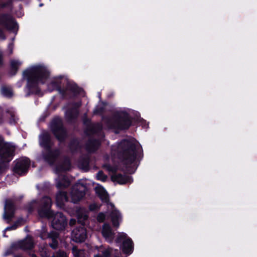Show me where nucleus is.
I'll list each match as a JSON object with an SVG mask.
<instances>
[{"label":"nucleus","mask_w":257,"mask_h":257,"mask_svg":"<svg viewBox=\"0 0 257 257\" xmlns=\"http://www.w3.org/2000/svg\"><path fill=\"white\" fill-rule=\"evenodd\" d=\"M105 218V214L103 213H100L97 216V220L99 222H102Z\"/></svg>","instance_id":"e433bc0d"},{"label":"nucleus","mask_w":257,"mask_h":257,"mask_svg":"<svg viewBox=\"0 0 257 257\" xmlns=\"http://www.w3.org/2000/svg\"><path fill=\"white\" fill-rule=\"evenodd\" d=\"M27 217L22 218L19 217L18 218L16 222V225L23 224L27 223Z\"/></svg>","instance_id":"72a5a7b5"},{"label":"nucleus","mask_w":257,"mask_h":257,"mask_svg":"<svg viewBox=\"0 0 257 257\" xmlns=\"http://www.w3.org/2000/svg\"><path fill=\"white\" fill-rule=\"evenodd\" d=\"M31 255L32 257H38L35 253H32Z\"/></svg>","instance_id":"49530a36"},{"label":"nucleus","mask_w":257,"mask_h":257,"mask_svg":"<svg viewBox=\"0 0 257 257\" xmlns=\"http://www.w3.org/2000/svg\"><path fill=\"white\" fill-rule=\"evenodd\" d=\"M118 151L122 154L124 163L130 165L139 159L142 149L136 139L130 138L122 140L118 144Z\"/></svg>","instance_id":"f03ea898"},{"label":"nucleus","mask_w":257,"mask_h":257,"mask_svg":"<svg viewBox=\"0 0 257 257\" xmlns=\"http://www.w3.org/2000/svg\"><path fill=\"white\" fill-rule=\"evenodd\" d=\"M22 64V62L19 60H13L11 61L12 69L17 70L19 67Z\"/></svg>","instance_id":"c85d7f7f"},{"label":"nucleus","mask_w":257,"mask_h":257,"mask_svg":"<svg viewBox=\"0 0 257 257\" xmlns=\"http://www.w3.org/2000/svg\"><path fill=\"white\" fill-rule=\"evenodd\" d=\"M70 164L69 162L67 161L65 163V165L59 167H57L55 169V172L59 173L60 171H63L69 170L70 168Z\"/></svg>","instance_id":"bb28decb"},{"label":"nucleus","mask_w":257,"mask_h":257,"mask_svg":"<svg viewBox=\"0 0 257 257\" xmlns=\"http://www.w3.org/2000/svg\"><path fill=\"white\" fill-rule=\"evenodd\" d=\"M108 208L110 207L112 211L111 216L113 225H118L121 223L122 217L120 213L116 210L112 203H107Z\"/></svg>","instance_id":"ddd939ff"},{"label":"nucleus","mask_w":257,"mask_h":257,"mask_svg":"<svg viewBox=\"0 0 257 257\" xmlns=\"http://www.w3.org/2000/svg\"><path fill=\"white\" fill-rule=\"evenodd\" d=\"M130 124L131 122L128 119L127 114L125 113L124 118L122 120H117L111 127L121 130L125 129L128 127Z\"/></svg>","instance_id":"f3484780"},{"label":"nucleus","mask_w":257,"mask_h":257,"mask_svg":"<svg viewBox=\"0 0 257 257\" xmlns=\"http://www.w3.org/2000/svg\"><path fill=\"white\" fill-rule=\"evenodd\" d=\"M13 48H14V44L13 43H11L9 45L8 50L9 52V54L11 55L13 53Z\"/></svg>","instance_id":"58836bf2"},{"label":"nucleus","mask_w":257,"mask_h":257,"mask_svg":"<svg viewBox=\"0 0 257 257\" xmlns=\"http://www.w3.org/2000/svg\"><path fill=\"white\" fill-rule=\"evenodd\" d=\"M49 73L47 69L41 65L33 66L23 73V78L27 81V87L32 91L37 88L40 84L47 82L48 89L49 91L58 90L61 91L60 84L61 83V77L49 79Z\"/></svg>","instance_id":"f257e3e1"},{"label":"nucleus","mask_w":257,"mask_h":257,"mask_svg":"<svg viewBox=\"0 0 257 257\" xmlns=\"http://www.w3.org/2000/svg\"><path fill=\"white\" fill-rule=\"evenodd\" d=\"M111 178L113 182L120 184H124L127 183H131L133 182V179L131 177L117 173L113 174Z\"/></svg>","instance_id":"4468645a"},{"label":"nucleus","mask_w":257,"mask_h":257,"mask_svg":"<svg viewBox=\"0 0 257 257\" xmlns=\"http://www.w3.org/2000/svg\"><path fill=\"white\" fill-rule=\"evenodd\" d=\"M94 257H103L102 256L101 254H97L96 255H94Z\"/></svg>","instance_id":"a18cd8bd"},{"label":"nucleus","mask_w":257,"mask_h":257,"mask_svg":"<svg viewBox=\"0 0 257 257\" xmlns=\"http://www.w3.org/2000/svg\"><path fill=\"white\" fill-rule=\"evenodd\" d=\"M78 185L74 187L71 192L72 202L74 203L80 200L85 195V192L83 190H78Z\"/></svg>","instance_id":"a211bd4d"},{"label":"nucleus","mask_w":257,"mask_h":257,"mask_svg":"<svg viewBox=\"0 0 257 257\" xmlns=\"http://www.w3.org/2000/svg\"><path fill=\"white\" fill-rule=\"evenodd\" d=\"M1 93L7 97H11L13 94L12 89L10 87L3 86L1 88Z\"/></svg>","instance_id":"b1692460"},{"label":"nucleus","mask_w":257,"mask_h":257,"mask_svg":"<svg viewBox=\"0 0 257 257\" xmlns=\"http://www.w3.org/2000/svg\"><path fill=\"white\" fill-rule=\"evenodd\" d=\"M0 24L9 30L15 31L18 29L17 23L9 15H3L0 17Z\"/></svg>","instance_id":"f8f14e48"},{"label":"nucleus","mask_w":257,"mask_h":257,"mask_svg":"<svg viewBox=\"0 0 257 257\" xmlns=\"http://www.w3.org/2000/svg\"><path fill=\"white\" fill-rule=\"evenodd\" d=\"M30 165V160L23 157L18 159L14 168V171L15 173L22 175L26 173Z\"/></svg>","instance_id":"6e6552de"},{"label":"nucleus","mask_w":257,"mask_h":257,"mask_svg":"<svg viewBox=\"0 0 257 257\" xmlns=\"http://www.w3.org/2000/svg\"><path fill=\"white\" fill-rule=\"evenodd\" d=\"M59 234L55 231H51L48 235V236L50 238L52 239H57L59 237Z\"/></svg>","instance_id":"2f4dec72"},{"label":"nucleus","mask_w":257,"mask_h":257,"mask_svg":"<svg viewBox=\"0 0 257 257\" xmlns=\"http://www.w3.org/2000/svg\"><path fill=\"white\" fill-rule=\"evenodd\" d=\"M43 5V4H40L39 5V6H40V7H42Z\"/></svg>","instance_id":"de8ad7c7"},{"label":"nucleus","mask_w":257,"mask_h":257,"mask_svg":"<svg viewBox=\"0 0 257 257\" xmlns=\"http://www.w3.org/2000/svg\"><path fill=\"white\" fill-rule=\"evenodd\" d=\"M12 247L15 249L28 250H31L34 247V244L32 238L29 237L13 243Z\"/></svg>","instance_id":"9b49d317"},{"label":"nucleus","mask_w":257,"mask_h":257,"mask_svg":"<svg viewBox=\"0 0 257 257\" xmlns=\"http://www.w3.org/2000/svg\"><path fill=\"white\" fill-rule=\"evenodd\" d=\"M101 234L105 240L109 243L115 241L117 228L119 226H102Z\"/></svg>","instance_id":"0eeeda50"},{"label":"nucleus","mask_w":257,"mask_h":257,"mask_svg":"<svg viewBox=\"0 0 257 257\" xmlns=\"http://www.w3.org/2000/svg\"><path fill=\"white\" fill-rule=\"evenodd\" d=\"M51 227H52L53 228L55 229H56V230H60V231H63V230H65L68 226H51Z\"/></svg>","instance_id":"4c0bfd02"},{"label":"nucleus","mask_w":257,"mask_h":257,"mask_svg":"<svg viewBox=\"0 0 257 257\" xmlns=\"http://www.w3.org/2000/svg\"><path fill=\"white\" fill-rule=\"evenodd\" d=\"M15 147L11 143L0 145V157L4 162H9L12 159Z\"/></svg>","instance_id":"39448f33"},{"label":"nucleus","mask_w":257,"mask_h":257,"mask_svg":"<svg viewBox=\"0 0 257 257\" xmlns=\"http://www.w3.org/2000/svg\"><path fill=\"white\" fill-rule=\"evenodd\" d=\"M72 252L74 257H84V250L78 249L76 246L72 247Z\"/></svg>","instance_id":"a878e982"},{"label":"nucleus","mask_w":257,"mask_h":257,"mask_svg":"<svg viewBox=\"0 0 257 257\" xmlns=\"http://www.w3.org/2000/svg\"><path fill=\"white\" fill-rule=\"evenodd\" d=\"M97 208V206L95 204H92L90 205L89 209L91 210H94L95 209Z\"/></svg>","instance_id":"a19ab883"},{"label":"nucleus","mask_w":257,"mask_h":257,"mask_svg":"<svg viewBox=\"0 0 257 257\" xmlns=\"http://www.w3.org/2000/svg\"><path fill=\"white\" fill-rule=\"evenodd\" d=\"M58 242L57 239H52V242L49 243V246L53 249H55L57 248Z\"/></svg>","instance_id":"473e14b6"},{"label":"nucleus","mask_w":257,"mask_h":257,"mask_svg":"<svg viewBox=\"0 0 257 257\" xmlns=\"http://www.w3.org/2000/svg\"><path fill=\"white\" fill-rule=\"evenodd\" d=\"M89 228H91V229H93V227H89Z\"/></svg>","instance_id":"8fccbe9b"},{"label":"nucleus","mask_w":257,"mask_h":257,"mask_svg":"<svg viewBox=\"0 0 257 257\" xmlns=\"http://www.w3.org/2000/svg\"><path fill=\"white\" fill-rule=\"evenodd\" d=\"M87 218H88L87 212H86L85 211H84L83 210H81L77 214L78 223L81 224V225H83V221L84 220L87 219Z\"/></svg>","instance_id":"5701e85b"},{"label":"nucleus","mask_w":257,"mask_h":257,"mask_svg":"<svg viewBox=\"0 0 257 257\" xmlns=\"http://www.w3.org/2000/svg\"><path fill=\"white\" fill-rule=\"evenodd\" d=\"M112 252V248L108 247L102 251V254L103 257H111Z\"/></svg>","instance_id":"c756f323"},{"label":"nucleus","mask_w":257,"mask_h":257,"mask_svg":"<svg viewBox=\"0 0 257 257\" xmlns=\"http://www.w3.org/2000/svg\"><path fill=\"white\" fill-rule=\"evenodd\" d=\"M146 128H148V124H147V125H146Z\"/></svg>","instance_id":"09e8293b"},{"label":"nucleus","mask_w":257,"mask_h":257,"mask_svg":"<svg viewBox=\"0 0 257 257\" xmlns=\"http://www.w3.org/2000/svg\"><path fill=\"white\" fill-rule=\"evenodd\" d=\"M40 144L42 147L47 150L51 147V142L50 135L48 132H43L40 136Z\"/></svg>","instance_id":"dca6fc26"},{"label":"nucleus","mask_w":257,"mask_h":257,"mask_svg":"<svg viewBox=\"0 0 257 257\" xmlns=\"http://www.w3.org/2000/svg\"><path fill=\"white\" fill-rule=\"evenodd\" d=\"M52 257H68V255L64 250L59 249L53 253Z\"/></svg>","instance_id":"cd10ccee"},{"label":"nucleus","mask_w":257,"mask_h":257,"mask_svg":"<svg viewBox=\"0 0 257 257\" xmlns=\"http://www.w3.org/2000/svg\"><path fill=\"white\" fill-rule=\"evenodd\" d=\"M114 257H119V256H115Z\"/></svg>","instance_id":"3c124183"},{"label":"nucleus","mask_w":257,"mask_h":257,"mask_svg":"<svg viewBox=\"0 0 257 257\" xmlns=\"http://www.w3.org/2000/svg\"><path fill=\"white\" fill-rule=\"evenodd\" d=\"M17 249H15L14 247H12V244L11 245V247L8 248L5 252V255L6 256L10 255L13 254L14 253V250H17Z\"/></svg>","instance_id":"c9c22d12"},{"label":"nucleus","mask_w":257,"mask_h":257,"mask_svg":"<svg viewBox=\"0 0 257 257\" xmlns=\"http://www.w3.org/2000/svg\"><path fill=\"white\" fill-rule=\"evenodd\" d=\"M51 128L59 141H61L65 138L66 132L63 127L62 121L60 118H55L51 123Z\"/></svg>","instance_id":"423d86ee"},{"label":"nucleus","mask_w":257,"mask_h":257,"mask_svg":"<svg viewBox=\"0 0 257 257\" xmlns=\"http://www.w3.org/2000/svg\"><path fill=\"white\" fill-rule=\"evenodd\" d=\"M15 206L13 201L11 199H8L6 201L4 207V212L3 215V218L5 221V223H10L14 215Z\"/></svg>","instance_id":"1a4fd4ad"},{"label":"nucleus","mask_w":257,"mask_h":257,"mask_svg":"<svg viewBox=\"0 0 257 257\" xmlns=\"http://www.w3.org/2000/svg\"><path fill=\"white\" fill-rule=\"evenodd\" d=\"M56 181V186L58 188L68 187L70 184L69 181L65 176L61 177Z\"/></svg>","instance_id":"412c9836"},{"label":"nucleus","mask_w":257,"mask_h":257,"mask_svg":"<svg viewBox=\"0 0 257 257\" xmlns=\"http://www.w3.org/2000/svg\"><path fill=\"white\" fill-rule=\"evenodd\" d=\"M5 38H6L4 35L3 31L0 30V39H2V40H5Z\"/></svg>","instance_id":"79ce46f5"},{"label":"nucleus","mask_w":257,"mask_h":257,"mask_svg":"<svg viewBox=\"0 0 257 257\" xmlns=\"http://www.w3.org/2000/svg\"><path fill=\"white\" fill-rule=\"evenodd\" d=\"M59 153L58 151H55L49 153L47 160L50 164H52L59 155Z\"/></svg>","instance_id":"393cba45"},{"label":"nucleus","mask_w":257,"mask_h":257,"mask_svg":"<svg viewBox=\"0 0 257 257\" xmlns=\"http://www.w3.org/2000/svg\"><path fill=\"white\" fill-rule=\"evenodd\" d=\"M36 203H37V202L36 201H33L31 203V204H30V207L28 209V211L29 212H31L32 211V209L31 208V206H35L36 205Z\"/></svg>","instance_id":"ea45409f"},{"label":"nucleus","mask_w":257,"mask_h":257,"mask_svg":"<svg viewBox=\"0 0 257 257\" xmlns=\"http://www.w3.org/2000/svg\"><path fill=\"white\" fill-rule=\"evenodd\" d=\"M68 199L65 192H59L56 195V203L57 205L62 208L65 202L68 201Z\"/></svg>","instance_id":"6ab92c4d"},{"label":"nucleus","mask_w":257,"mask_h":257,"mask_svg":"<svg viewBox=\"0 0 257 257\" xmlns=\"http://www.w3.org/2000/svg\"><path fill=\"white\" fill-rule=\"evenodd\" d=\"M18 226H8L4 230V236L7 237V236L6 235V231L16 230Z\"/></svg>","instance_id":"f704fd0d"},{"label":"nucleus","mask_w":257,"mask_h":257,"mask_svg":"<svg viewBox=\"0 0 257 257\" xmlns=\"http://www.w3.org/2000/svg\"><path fill=\"white\" fill-rule=\"evenodd\" d=\"M52 201L50 197H44L41 200V207L38 210L39 215L42 217H46L51 220L52 225H66L65 216L60 212L54 214L50 210Z\"/></svg>","instance_id":"7ed1b4c3"},{"label":"nucleus","mask_w":257,"mask_h":257,"mask_svg":"<svg viewBox=\"0 0 257 257\" xmlns=\"http://www.w3.org/2000/svg\"><path fill=\"white\" fill-rule=\"evenodd\" d=\"M95 190L96 193L103 201L107 202L108 199V194L102 186L98 185L95 187Z\"/></svg>","instance_id":"aec40b11"},{"label":"nucleus","mask_w":257,"mask_h":257,"mask_svg":"<svg viewBox=\"0 0 257 257\" xmlns=\"http://www.w3.org/2000/svg\"><path fill=\"white\" fill-rule=\"evenodd\" d=\"M2 63V53L1 52H0V65Z\"/></svg>","instance_id":"37998d69"},{"label":"nucleus","mask_w":257,"mask_h":257,"mask_svg":"<svg viewBox=\"0 0 257 257\" xmlns=\"http://www.w3.org/2000/svg\"><path fill=\"white\" fill-rule=\"evenodd\" d=\"M75 230L72 231V240L78 243L84 242L87 237L86 228L85 226H79Z\"/></svg>","instance_id":"9d476101"},{"label":"nucleus","mask_w":257,"mask_h":257,"mask_svg":"<svg viewBox=\"0 0 257 257\" xmlns=\"http://www.w3.org/2000/svg\"><path fill=\"white\" fill-rule=\"evenodd\" d=\"M96 178L98 180L104 182L106 180L107 177L102 172L99 171L96 175Z\"/></svg>","instance_id":"7c9ffc66"},{"label":"nucleus","mask_w":257,"mask_h":257,"mask_svg":"<svg viewBox=\"0 0 257 257\" xmlns=\"http://www.w3.org/2000/svg\"><path fill=\"white\" fill-rule=\"evenodd\" d=\"M115 242L117 246H119L123 254L129 255L133 253L134 249V242L125 233L118 232Z\"/></svg>","instance_id":"20e7f679"},{"label":"nucleus","mask_w":257,"mask_h":257,"mask_svg":"<svg viewBox=\"0 0 257 257\" xmlns=\"http://www.w3.org/2000/svg\"><path fill=\"white\" fill-rule=\"evenodd\" d=\"M81 105V101H78L73 105V109L66 111L65 112V116L68 120L70 121L72 119L76 117L77 116L78 114V111L77 109Z\"/></svg>","instance_id":"2eb2a0df"},{"label":"nucleus","mask_w":257,"mask_h":257,"mask_svg":"<svg viewBox=\"0 0 257 257\" xmlns=\"http://www.w3.org/2000/svg\"><path fill=\"white\" fill-rule=\"evenodd\" d=\"M100 144V142L97 140L89 141L87 145V151L90 152L95 151L99 146Z\"/></svg>","instance_id":"4be33fe9"},{"label":"nucleus","mask_w":257,"mask_h":257,"mask_svg":"<svg viewBox=\"0 0 257 257\" xmlns=\"http://www.w3.org/2000/svg\"><path fill=\"white\" fill-rule=\"evenodd\" d=\"M42 257H50V256L47 253H45V254H42Z\"/></svg>","instance_id":"c03bdc74"}]
</instances>
